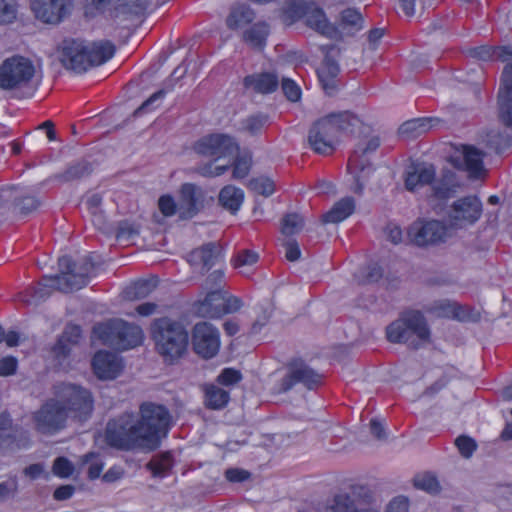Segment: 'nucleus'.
I'll return each instance as SVG.
<instances>
[{
  "mask_svg": "<svg viewBox=\"0 0 512 512\" xmlns=\"http://www.w3.org/2000/svg\"><path fill=\"white\" fill-rule=\"evenodd\" d=\"M229 401V393L220 387L210 385L205 388V405L214 410L222 409Z\"/></svg>",
  "mask_w": 512,
  "mask_h": 512,
  "instance_id": "nucleus-36",
  "label": "nucleus"
},
{
  "mask_svg": "<svg viewBox=\"0 0 512 512\" xmlns=\"http://www.w3.org/2000/svg\"><path fill=\"white\" fill-rule=\"evenodd\" d=\"M31 9L37 19L47 24H59L68 17L73 0H31Z\"/></svg>",
  "mask_w": 512,
  "mask_h": 512,
  "instance_id": "nucleus-15",
  "label": "nucleus"
},
{
  "mask_svg": "<svg viewBox=\"0 0 512 512\" xmlns=\"http://www.w3.org/2000/svg\"><path fill=\"white\" fill-rule=\"evenodd\" d=\"M435 176L436 170L432 164H412L406 172L405 187L414 191L418 186L432 184Z\"/></svg>",
  "mask_w": 512,
  "mask_h": 512,
  "instance_id": "nucleus-25",
  "label": "nucleus"
},
{
  "mask_svg": "<svg viewBox=\"0 0 512 512\" xmlns=\"http://www.w3.org/2000/svg\"><path fill=\"white\" fill-rule=\"evenodd\" d=\"M361 126V120L349 111L331 113L312 124L308 143L316 153L329 154L335 150L341 134H353Z\"/></svg>",
  "mask_w": 512,
  "mask_h": 512,
  "instance_id": "nucleus-4",
  "label": "nucleus"
},
{
  "mask_svg": "<svg viewBox=\"0 0 512 512\" xmlns=\"http://www.w3.org/2000/svg\"><path fill=\"white\" fill-rule=\"evenodd\" d=\"M223 302H224V314H231L237 312L243 305L240 298L236 296L228 295L227 292L223 290Z\"/></svg>",
  "mask_w": 512,
  "mask_h": 512,
  "instance_id": "nucleus-56",
  "label": "nucleus"
},
{
  "mask_svg": "<svg viewBox=\"0 0 512 512\" xmlns=\"http://www.w3.org/2000/svg\"><path fill=\"white\" fill-rule=\"evenodd\" d=\"M139 234V226L135 223H131L128 221H122L119 223L117 232H116V239L119 242H122L124 244L130 243L132 240L135 239Z\"/></svg>",
  "mask_w": 512,
  "mask_h": 512,
  "instance_id": "nucleus-46",
  "label": "nucleus"
},
{
  "mask_svg": "<svg viewBox=\"0 0 512 512\" xmlns=\"http://www.w3.org/2000/svg\"><path fill=\"white\" fill-rule=\"evenodd\" d=\"M57 395L59 400L47 401L34 414L35 427L43 434H53L62 429L69 413L80 420L92 415L93 399L87 390L73 384H62Z\"/></svg>",
  "mask_w": 512,
  "mask_h": 512,
  "instance_id": "nucleus-2",
  "label": "nucleus"
},
{
  "mask_svg": "<svg viewBox=\"0 0 512 512\" xmlns=\"http://www.w3.org/2000/svg\"><path fill=\"white\" fill-rule=\"evenodd\" d=\"M244 200V193L240 188L233 185H227L220 190L219 204L232 214H235Z\"/></svg>",
  "mask_w": 512,
  "mask_h": 512,
  "instance_id": "nucleus-31",
  "label": "nucleus"
},
{
  "mask_svg": "<svg viewBox=\"0 0 512 512\" xmlns=\"http://www.w3.org/2000/svg\"><path fill=\"white\" fill-rule=\"evenodd\" d=\"M386 336L391 343L406 344L417 350L430 342V329L420 311H408L387 326Z\"/></svg>",
  "mask_w": 512,
  "mask_h": 512,
  "instance_id": "nucleus-6",
  "label": "nucleus"
},
{
  "mask_svg": "<svg viewBox=\"0 0 512 512\" xmlns=\"http://www.w3.org/2000/svg\"><path fill=\"white\" fill-rule=\"evenodd\" d=\"M362 28V15L355 9H345L341 13L340 24L337 27V29L339 30V35L336 39H342L344 36H352Z\"/></svg>",
  "mask_w": 512,
  "mask_h": 512,
  "instance_id": "nucleus-28",
  "label": "nucleus"
},
{
  "mask_svg": "<svg viewBox=\"0 0 512 512\" xmlns=\"http://www.w3.org/2000/svg\"><path fill=\"white\" fill-rule=\"evenodd\" d=\"M481 214V201L476 196H467L453 203L449 219L451 225L462 228L476 222Z\"/></svg>",
  "mask_w": 512,
  "mask_h": 512,
  "instance_id": "nucleus-18",
  "label": "nucleus"
},
{
  "mask_svg": "<svg viewBox=\"0 0 512 512\" xmlns=\"http://www.w3.org/2000/svg\"><path fill=\"white\" fill-rule=\"evenodd\" d=\"M408 507V499L404 496H398L389 503L386 512H408Z\"/></svg>",
  "mask_w": 512,
  "mask_h": 512,
  "instance_id": "nucleus-64",
  "label": "nucleus"
},
{
  "mask_svg": "<svg viewBox=\"0 0 512 512\" xmlns=\"http://www.w3.org/2000/svg\"><path fill=\"white\" fill-rule=\"evenodd\" d=\"M413 483L416 488L424 490L431 494H436L440 492L441 489L437 478L430 473L417 475L414 478Z\"/></svg>",
  "mask_w": 512,
  "mask_h": 512,
  "instance_id": "nucleus-41",
  "label": "nucleus"
},
{
  "mask_svg": "<svg viewBox=\"0 0 512 512\" xmlns=\"http://www.w3.org/2000/svg\"><path fill=\"white\" fill-rule=\"evenodd\" d=\"M92 171L93 165L85 160H81L69 166L64 172L63 178L66 181L76 180L91 174Z\"/></svg>",
  "mask_w": 512,
  "mask_h": 512,
  "instance_id": "nucleus-40",
  "label": "nucleus"
},
{
  "mask_svg": "<svg viewBox=\"0 0 512 512\" xmlns=\"http://www.w3.org/2000/svg\"><path fill=\"white\" fill-rule=\"evenodd\" d=\"M382 269L377 264L369 265L365 271L361 273V277L358 280L361 284H370L377 282L382 278Z\"/></svg>",
  "mask_w": 512,
  "mask_h": 512,
  "instance_id": "nucleus-54",
  "label": "nucleus"
},
{
  "mask_svg": "<svg viewBox=\"0 0 512 512\" xmlns=\"http://www.w3.org/2000/svg\"><path fill=\"white\" fill-rule=\"evenodd\" d=\"M220 254L221 247L210 242L190 252L188 262L194 267H200L202 270L208 271L216 264Z\"/></svg>",
  "mask_w": 512,
  "mask_h": 512,
  "instance_id": "nucleus-26",
  "label": "nucleus"
},
{
  "mask_svg": "<svg viewBox=\"0 0 512 512\" xmlns=\"http://www.w3.org/2000/svg\"><path fill=\"white\" fill-rule=\"evenodd\" d=\"M158 206L164 216L169 217L175 214L176 204L171 196L164 195L160 197Z\"/></svg>",
  "mask_w": 512,
  "mask_h": 512,
  "instance_id": "nucleus-60",
  "label": "nucleus"
},
{
  "mask_svg": "<svg viewBox=\"0 0 512 512\" xmlns=\"http://www.w3.org/2000/svg\"><path fill=\"white\" fill-rule=\"evenodd\" d=\"M455 445L464 458H470L477 448L475 440L465 435L457 437Z\"/></svg>",
  "mask_w": 512,
  "mask_h": 512,
  "instance_id": "nucleus-52",
  "label": "nucleus"
},
{
  "mask_svg": "<svg viewBox=\"0 0 512 512\" xmlns=\"http://www.w3.org/2000/svg\"><path fill=\"white\" fill-rule=\"evenodd\" d=\"M463 162L458 164L455 161V166H463L470 174V176L478 177L483 172V153L473 146L463 145L461 150Z\"/></svg>",
  "mask_w": 512,
  "mask_h": 512,
  "instance_id": "nucleus-27",
  "label": "nucleus"
},
{
  "mask_svg": "<svg viewBox=\"0 0 512 512\" xmlns=\"http://www.w3.org/2000/svg\"><path fill=\"white\" fill-rule=\"evenodd\" d=\"M93 269L94 263L91 256L79 263L69 256H62L58 259V274L43 276L36 286L20 292L18 299L26 305H38L54 292L78 291L87 286Z\"/></svg>",
  "mask_w": 512,
  "mask_h": 512,
  "instance_id": "nucleus-3",
  "label": "nucleus"
},
{
  "mask_svg": "<svg viewBox=\"0 0 512 512\" xmlns=\"http://www.w3.org/2000/svg\"><path fill=\"white\" fill-rule=\"evenodd\" d=\"M252 166V156L250 153H244L243 155H238L233 163V173L232 176L234 179H243L245 178L251 169Z\"/></svg>",
  "mask_w": 512,
  "mask_h": 512,
  "instance_id": "nucleus-45",
  "label": "nucleus"
},
{
  "mask_svg": "<svg viewBox=\"0 0 512 512\" xmlns=\"http://www.w3.org/2000/svg\"><path fill=\"white\" fill-rule=\"evenodd\" d=\"M155 349L165 362L174 363L187 351L188 332L178 321L168 317L155 319L151 324Z\"/></svg>",
  "mask_w": 512,
  "mask_h": 512,
  "instance_id": "nucleus-5",
  "label": "nucleus"
},
{
  "mask_svg": "<svg viewBox=\"0 0 512 512\" xmlns=\"http://www.w3.org/2000/svg\"><path fill=\"white\" fill-rule=\"evenodd\" d=\"M355 209V202L352 197H345L339 200L329 212L323 215L324 223H339L349 217Z\"/></svg>",
  "mask_w": 512,
  "mask_h": 512,
  "instance_id": "nucleus-32",
  "label": "nucleus"
},
{
  "mask_svg": "<svg viewBox=\"0 0 512 512\" xmlns=\"http://www.w3.org/2000/svg\"><path fill=\"white\" fill-rule=\"evenodd\" d=\"M365 156L366 155L362 154L360 150H355L349 158L348 169L357 170L358 172L356 174L367 175L369 177L372 171V165Z\"/></svg>",
  "mask_w": 512,
  "mask_h": 512,
  "instance_id": "nucleus-43",
  "label": "nucleus"
},
{
  "mask_svg": "<svg viewBox=\"0 0 512 512\" xmlns=\"http://www.w3.org/2000/svg\"><path fill=\"white\" fill-rule=\"evenodd\" d=\"M17 360L14 357H5L0 360V376H9L15 373Z\"/></svg>",
  "mask_w": 512,
  "mask_h": 512,
  "instance_id": "nucleus-63",
  "label": "nucleus"
},
{
  "mask_svg": "<svg viewBox=\"0 0 512 512\" xmlns=\"http://www.w3.org/2000/svg\"><path fill=\"white\" fill-rule=\"evenodd\" d=\"M194 150L201 156L217 160L238 153L239 145L230 135L211 134L199 139L194 144Z\"/></svg>",
  "mask_w": 512,
  "mask_h": 512,
  "instance_id": "nucleus-12",
  "label": "nucleus"
},
{
  "mask_svg": "<svg viewBox=\"0 0 512 512\" xmlns=\"http://www.w3.org/2000/svg\"><path fill=\"white\" fill-rule=\"evenodd\" d=\"M408 239L419 247L436 245L447 238L446 226L437 220L415 222L408 229Z\"/></svg>",
  "mask_w": 512,
  "mask_h": 512,
  "instance_id": "nucleus-13",
  "label": "nucleus"
},
{
  "mask_svg": "<svg viewBox=\"0 0 512 512\" xmlns=\"http://www.w3.org/2000/svg\"><path fill=\"white\" fill-rule=\"evenodd\" d=\"M244 85L262 94L273 92L278 87V77L272 73H260L245 77Z\"/></svg>",
  "mask_w": 512,
  "mask_h": 512,
  "instance_id": "nucleus-29",
  "label": "nucleus"
},
{
  "mask_svg": "<svg viewBox=\"0 0 512 512\" xmlns=\"http://www.w3.org/2000/svg\"><path fill=\"white\" fill-rule=\"evenodd\" d=\"M259 255L251 250H243L238 253L235 258L234 266L240 269V272L247 275L250 272V267L258 262Z\"/></svg>",
  "mask_w": 512,
  "mask_h": 512,
  "instance_id": "nucleus-42",
  "label": "nucleus"
},
{
  "mask_svg": "<svg viewBox=\"0 0 512 512\" xmlns=\"http://www.w3.org/2000/svg\"><path fill=\"white\" fill-rule=\"evenodd\" d=\"M470 56L479 60H490L493 58L500 59L501 61H507L509 57H512V47H489L480 46L473 48L469 51ZM512 65V63L510 64Z\"/></svg>",
  "mask_w": 512,
  "mask_h": 512,
  "instance_id": "nucleus-33",
  "label": "nucleus"
},
{
  "mask_svg": "<svg viewBox=\"0 0 512 512\" xmlns=\"http://www.w3.org/2000/svg\"><path fill=\"white\" fill-rule=\"evenodd\" d=\"M287 369L288 372L277 389L279 393L289 391L296 383H302L311 389L320 382V375L301 360L292 361Z\"/></svg>",
  "mask_w": 512,
  "mask_h": 512,
  "instance_id": "nucleus-17",
  "label": "nucleus"
},
{
  "mask_svg": "<svg viewBox=\"0 0 512 512\" xmlns=\"http://www.w3.org/2000/svg\"><path fill=\"white\" fill-rule=\"evenodd\" d=\"M157 279H139L124 290V297L129 301L141 300L149 296L157 287Z\"/></svg>",
  "mask_w": 512,
  "mask_h": 512,
  "instance_id": "nucleus-30",
  "label": "nucleus"
},
{
  "mask_svg": "<svg viewBox=\"0 0 512 512\" xmlns=\"http://www.w3.org/2000/svg\"><path fill=\"white\" fill-rule=\"evenodd\" d=\"M255 18L254 12L246 5L234 6L226 19L230 29H240L250 24Z\"/></svg>",
  "mask_w": 512,
  "mask_h": 512,
  "instance_id": "nucleus-34",
  "label": "nucleus"
},
{
  "mask_svg": "<svg viewBox=\"0 0 512 512\" xmlns=\"http://www.w3.org/2000/svg\"><path fill=\"white\" fill-rule=\"evenodd\" d=\"M17 490L18 482L16 479L0 483V502H4L8 498L13 497L17 493Z\"/></svg>",
  "mask_w": 512,
  "mask_h": 512,
  "instance_id": "nucleus-58",
  "label": "nucleus"
},
{
  "mask_svg": "<svg viewBox=\"0 0 512 512\" xmlns=\"http://www.w3.org/2000/svg\"><path fill=\"white\" fill-rule=\"evenodd\" d=\"M192 345L195 353L201 357H214L220 347L218 330L208 322L197 323L192 332Z\"/></svg>",
  "mask_w": 512,
  "mask_h": 512,
  "instance_id": "nucleus-14",
  "label": "nucleus"
},
{
  "mask_svg": "<svg viewBox=\"0 0 512 512\" xmlns=\"http://www.w3.org/2000/svg\"><path fill=\"white\" fill-rule=\"evenodd\" d=\"M172 417L160 404L144 402L138 415L123 413L106 425L105 440L113 448L124 451H152L166 437Z\"/></svg>",
  "mask_w": 512,
  "mask_h": 512,
  "instance_id": "nucleus-1",
  "label": "nucleus"
},
{
  "mask_svg": "<svg viewBox=\"0 0 512 512\" xmlns=\"http://www.w3.org/2000/svg\"><path fill=\"white\" fill-rule=\"evenodd\" d=\"M125 368L123 358L116 352L98 351V381H113Z\"/></svg>",
  "mask_w": 512,
  "mask_h": 512,
  "instance_id": "nucleus-23",
  "label": "nucleus"
},
{
  "mask_svg": "<svg viewBox=\"0 0 512 512\" xmlns=\"http://www.w3.org/2000/svg\"><path fill=\"white\" fill-rule=\"evenodd\" d=\"M224 273L221 270H215L205 280L203 287L208 292L216 289H222Z\"/></svg>",
  "mask_w": 512,
  "mask_h": 512,
  "instance_id": "nucleus-57",
  "label": "nucleus"
},
{
  "mask_svg": "<svg viewBox=\"0 0 512 512\" xmlns=\"http://www.w3.org/2000/svg\"><path fill=\"white\" fill-rule=\"evenodd\" d=\"M52 472L60 478H68L74 472V465L67 458L58 457L53 462Z\"/></svg>",
  "mask_w": 512,
  "mask_h": 512,
  "instance_id": "nucleus-50",
  "label": "nucleus"
},
{
  "mask_svg": "<svg viewBox=\"0 0 512 512\" xmlns=\"http://www.w3.org/2000/svg\"><path fill=\"white\" fill-rule=\"evenodd\" d=\"M98 340L123 351L139 346L143 340V331L136 324L114 318L98 324Z\"/></svg>",
  "mask_w": 512,
  "mask_h": 512,
  "instance_id": "nucleus-7",
  "label": "nucleus"
},
{
  "mask_svg": "<svg viewBox=\"0 0 512 512\" xmlns=\"http://www.w3.org/2000/svg\"><path fill=\"white\" fill-rule=\"evenodd\" d=\"M35 75L33 61L22 55H12L0 64V89L16 91L27 87Z\"/></svg>",
  "mask_w": 512,
  "mask_h": 512,
  "instance_id": "nucleus-9",
  "label": "nucleus"
},
{
  "mask_svg": "<svg viewBox=\"0 0 512 512\" xmlns=\"http://www.w3.org/2000/svg\"><path fill=\"white\" fill-rule=\"evenodd\" d=\"M59 61L75 73H84L94 64V53L80 39H64L58 46Z\"/></svg>",
  "mask_w": 512,
  "mask_h": 512,
  "instance_id": "nucleus-10",
  "label": "nucleus"
},
{
  "mask_svg": "<svg viewBox=\"0 0 512 512\" xmlns=\"http://www.w3.org/2000/svg\"><path fill=\"white\" fill-rule=\"evenodd\" d=\"M16 16L15 0H0V24L11 23L16 19Z\"/></svg>",
  "mask_w": 512,
  "mask_h": 512,
  "instance_id": "nucleus-49",
  "label": "nucleus"
},
{
  "mask_svg": "<svg viewBox=\"0 0 512 512\" xmlns=\"http://www.w3.org/2000/svg\"><path fill=\"white\" fill-rule=\"evenodd\" d=\"M430 120L413 119L406 121L399 128V134L407 138L418 137L430 129Z\"/></svg>",
  "mask_w": 512,
  "mask_h": 512,
  "instance_id": "nucleus-38",
  "label": "nucleus"
},
{
  "mask_svg": "<svg viewBox=\"0 0 512 512\" xmlns=\"http://www.w3.org/2000/svg\"><path fill=\"white\" fill-rule=\"evenodd\" d=\"M72 346L68 343H66L62 338L58 336L55 344L53 345L51 352L53 354V357L61 363L62 361L66 360L71 353Z\"/></svg>",
  "mask_w": 512,
  "mask_h": 512,
  "instance_id": "nucleus-53",
  "label": "nucleus"
},
{
  "mask_svg": "<svg viewBox=\"0 0 512 512\" xmlns=\"http://www.w3.org/2000/svg\"><path fill=\"white\" fill-rule=\"evenodd\" d=\"M223 289H216L207 292L203 300L194 304L197 315L203 318H219L224 311Z\"/></svg>",
  "mask_w": 512,
  "mask_h": 512,
  "instance_id": "nucleus-24",
  "label": "nucleus"
},
{
  "mask_svg": "<svg viewBox=\"0 0 512 512\" xmlns=\"http://www.w3.org/2000/svg\"><path fill=\"white\" fill-rule=\"evenodd\" d=\"M212 201L213 197H207L206 192L201 187L191 183L182 185L179 200L181 217L192 218Z\"/></svg>",
  "mask_w": 512,
  "mask_h": 512,
  "instance_id": "nucleus-19",
  "label": "nucleus"
},
{
  "mask_svg": "<svg viewBox=\"0 0 512 512\" xmlns=\"http://www.w3.org/2000/svg\"><path fill=\"white\" fill-rule=\"evenodd\" d=\"M502 85L498 93L499 119L512 128V65H506L502 73Z\"/></svg>",
  "mask_w": 512,
  "mask_h": 512,
  "instance_id": "nucleus-22",
  "label": "nucleus"
},
{
  "mask_svg": "<svg viewBox=\"0 0 512 512\" xmlns=\"http://www.w3.org/2000/svg\"><path fill=\"white\" fill-rule=\"evenodd\" d=\"M116 53V45L108 40L103 39L98 41V68L106 63H111L110 60Z\"/></svg>",
  "mask_w": 512,
  "mask_h": 512,
  "instance_id": "nucleus-48",
  "label": "nucleus"
},
{
  "mask_svg": "<svg viewBox=\"0 0 512 512\" xmlns=\"http://www.w3.org/2000/svg\"><path fill=\"white\" fill-rule=\"evenodd\" d=\"M147 7V0H98V13H108L112 18L140 15Z\"/></svg>",
  "mask_w": 512,
  "mask_h": 512,
  "instance_id": "nucleus-20",
  "label": "nucleus"
},
{
  "mask_svg": "<svg viewBox=\"0 0 512 512\" xmlns=\"http://www.w3.org/2000/svg\"><path fill=\"white\" fill-rule=\"evenodd\" d=\"M377 496L367 485L354 484L348 491L336 494L325 512H361L368 504H375Z\"/></svg>",
  "mask_w": 512,
  "mask_h": 512,
  "instance_id": "nucleus-11",
  "label": "nucleus"
},
{
  "mask_svg": "<svg viewBox=\"0 0 512 512\" xmlns=\"http://www.w3.org/2000/svg\"><path fill=\"white\" fill-rule=\"evenodd\" d=\"M285 256L289 261H297L300 258L301 251L298 243L294 239L287 240L284 243Z\"/></svg>",
  "mask_w": 512,
  "mask_h": 512,
  "instance_id": "nucleus-62",
  "label": "nucleus"
},
{
  "mask_svg": "<svg viewBox=\"0 0 512 512\" xmlns=\"http://www.w3.org/2000/svg\"><path fill=\"white\" fill-rule=\"evenodd\" d=\"M59 337L71 346L77 345L82 338V329L78 325L69 323L65 326Z\"/></svg>",
  "mask_w": 512,
  "mask_h": 512,
  "instance_id": "nucleus-51",
  "label": "nucleus"
},
{
  "mask_svg": "<svg viewBox=\"0 0 512 512\" xmlns=\"http://www.w3.org/2000/svg\"><path fill=\"white\" fill-rule=\"evenodd\" d=\"M267 121L268 116L265 114L251 115L242 121L240 130L250 135H257L261 132Z\"/></svg>",
  "mask_w": 512,
  "mask_h": 512,
  "instance_id": "nucleus-39",
  "label": "nucleus"
},
{
  "mask_svg": "<svg viewBox=\"0 0 512 512\" xmlns=\"http://www.w3.org/2000/svg\"><path fill=\"white\" fill-rule=\"evenodd\" d=\"M248 186L255 193L265 197L273 194L275 190L274 182L270 178L264 176L251 179Z\"/></svg>",
  "mask_w": 512,
  "mask_h": 512,
  "instance_id": "nucleus-47",
  "label": "nucleus"
},
{
  "mask_svg": "<svg viewBox=\"0 0 512 512\" xmlns=\"http://www.w3.org/2000/svg\"><path fill=\"white\" fill-rule=\"evenodd\" d=\"M241 379L239 371L231 368L224 369L218 376V381L224 385H232L237 383Z\"/></svg>",
  "mask_w": 512,
  "mask_h": 512,
  "instance_id": "nucleus-61",
  "label": "nucleus"
},
{
  "mask_svg": "<svg viewBox=\"0 0 512 512\" xmlns=\"http://www.w3.org/2000/svg\"><path fill=\"white\" fill-rule=\"evenodd\" d=\"M250 476V472L240 468H229L225 471L226 479L233 483L246 481Z\"/></svg>",
  "mask_w": 512,
  "mask_h": 512,
  "instance_id": "nucleus-59",
  "label": "nucleus"
},
{
  "mask_svg": "<svg viewBox=\"0 0 512 512\" xmlns=\"http://www.w3.org/2000/svg\"><path fill=\"white\" fill-rule=\"evenodd\" d=\"M300 19H305L309 28L330 39H336L339 35V30L328 21L323 9L313 2L295 1L289 4L284 21L292 24Z\"/></svg>",
  "mask_w": 512,
  "mask_h": 512,
  "instance_id": "nucleus-8",
  "label": "nucleus"
},
{
  "mask_svg": "<svg viewBox=\"0 0 512 512\" xmlns=\"http://www.w3.org/2000/svg\"><path fill=\"white\" fill-rule=\"evenodd\" d=\"M172 456L170 453H163L154 456L146 465L155 477L166 476L172 468Z\"/></svg>",
  "mask_w": 512,
  "mask_h": 512,
  "instance_id": "nucleus-37",
  "label": "nucleus"
},
{
  "mask_svg": "<svg viewBox=\"0 0 512 512\" xmlns=\"http://www.w3.org/2000/svg\"><path fill=\"white\" fill-rule=\"evenodd\" d=\"M269 34V26L258 22L243 33V40L254 49L262 50Z\"/></svg>",
  "mask_w": 512,
  "mask_h": 512,
  "instance_id": "nucleus-35",
  "label": "nucleus"
},
{
  "mask_svg": "<svg viewBox=\"0 0 512 512\" xmlns=\"http://www.w3.org/2000/svg\"><path fill=\"white\" fill-rule=\"evenodd\" d=\"M303 226V217L297 213H290L283 218L281 231L284 235L291 236L300 232Z\"/></svg>",
  "mask_w": 512,
  "mask_h": 512,
  "instance_id": "nucleus-44",
  "label": "nucleus"
},
{
  "mask_svg": "<svg viewBox=\"0 0 512 512\" xmlns=\"http://www.w3.org/2000/svg\"><path fill=\"white\" fill-rule=\"evenodd\" d=\"M282 90L288 100L295 102L300 99V88L296 85V83L288 78H284L282 80Z\"/></svg>",
  "mask_w": 512,
  "mask_h": 512,
  "instance_id": "nucleus-55",
  "label": "nucleus"
},
{
  "mask_svg": "<svg viewBox=\"0 0 512 512\" xmlns=\"http://www.w3.org/2000/svg\"><path fill=\"white\" fill-rule=\"evenodd\" d=\"M7 189L13 194V197L9 198L8 204V208L11 209L13 213L26 216L39 207L40 200L29 188L7 186Z\"/></svg>",
  "mask_w": 512,
  "mask_h": 512,
  "instance_id": "nucleus-21",
  "label": "nucleus"
},
{
  "mask_svg": "<svg viewBox=\"0 0 512 512\" xmlns=\"http://www.w3.org/2000/svg\"><path fill=\"white\" fill-rule=\"evenodd\" d=\"M320 50L324 54V59L317 70L318 78L324 91L328 95H332L336 91L337 76L340 71L337 62L340 56V48L335 45H326L321 46Z\"/></svg>",
  "mask_w": 512,
  "mask_h": 512,
  "instance_id": "nucleus-16",
  "label": "nucleus"
}]
</instances>
